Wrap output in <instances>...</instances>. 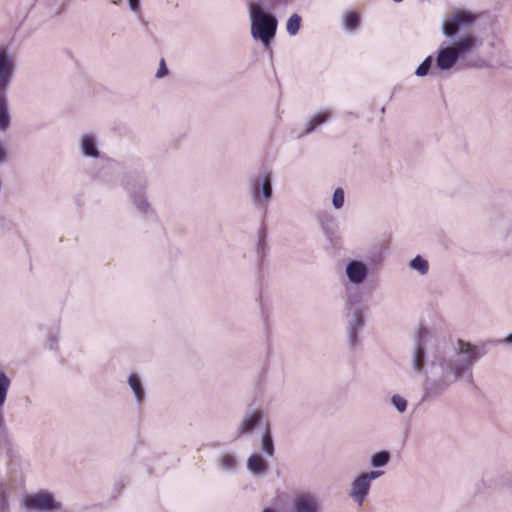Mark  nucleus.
Returning <instances> with one entry per match:
<instances>
[{"label":"nucleus","mask_w":512,"mask_h":512,"mask_svg":"<svg viewBox=\"0 0 512 512\" xmlns=\"http://www.w3.org/2000/svg\"><path fill=\"white\" fill-rule=\"evenodd\" d=\"M435 341L427 328H420L412 352L415 372L425 375L423 400L433 401L457 381L473 382V366L486 351L459 339L456 345L434 349Z\"/></svg>","instance_id":"1"},{"label":"nucleus","mask_w":512,"mask_h":512,"mask_svg":"<svg viewBox=\"0 0 512 512\" xmlns=\"http://www.w3.org/2000/svg\"><path fill=\"white\" fill-rule=\"evenodd\" d=\"M477 15L469 10L451 12L442 22L441 30L450 44L442 45L435 52V67L439 72H448L461 61L467 68L490 67L488 58L479 55L483 45L482 37L473 30Z\"/></svg>","instance_id":"2"},{"label":"nucleus","mask_w":512,"mask_h":512,"mask_svg":"<svg viewBox=\"0 0 512 512\" xmlns=\"http://www.w3.org/2000/svg\"><path fill=\"white\" fill-rule=\"evenodd\" d=\"M16 58L8 45H0V131L10 127L8 94L16 74Z\"/></svg>","instance_id":"3"},{"label":"nucleus","mask_w":512,"mask_h":512,"mask_svg":"<svg viewBox=\"0 0 512 512\" xmlns=\"http://www.w3.org/2000/svg\"><path fill=\"white\" fill-rule=\"evenodd\" d=\"M362 294L354 288H348L345 294L344 313L347 322L348 341L351 347L358 344V331L364 327V314L361 307Z\"/></svg>","instance_id":"4"},{"label":"nucleus","mask_w":512,"mask_h":512,"mask_svg":"<svg viewBox=\"0 0 512 512\" xmlns=\"http://www.w3.org/2000/svg\"><path fill=\"white\" fill-rule=\"evenodd\" d=\"M249 14L253 38L260 40L264 46H268L276 34V17L255 4H250Z\"/></svg>","instance_id":"5"},{"label":"nucleus","mask_w":512,"mask_h":512,"mask_svg":"<svg viewBox=\"0 0 512 512\" xmlns=\"http://www.w3.org/2000/svg\"><path fill=\"white\" fill-rule=\"evenodd\" d=\"M249 193L257 208L266 210L267 204L273 197V182L271 173H264L250 179Z\"/></svg>","instance_id":"6"},{"label":"nucleus","mask_w":512,"mask_h":512,"mask_svg":"<svg viewBox=\"0 0 512 512\" xmlns=\"http://www.w3.org/2000/svg\"><path fill=\"white\" fill-rule=\"evenodd\" d=\"M24 505L28 510L34 512H60L63 510V504L56 500L53 493L48 490H40L26 495Z\"/></svg>","instance_id":"7"},{"label":"nucleus","mask_w":512,"mask_h":512,"mask_svg":"<svg viewBox=\"0 0 512 512\" xmlns=\"http://www.w3.org/2000/svg\"><path fill=\"white\" fill-rule=\"evenodd\" d=\"M384 474L381 470H371L359 474L351 483L349 497L362 506L367 499L371 488V482Z\"/></svg>","instance_id":"8"},{"label":"nucleus","mask_w":512,"mask_h":512,"mask_svg":"<svg viewBox=\"0 0 512 512\" xmlns=\"http://www.w3.org/2000/svg\"><path fill=\"white\" fill-rule=\"evenodd\" d=\"M136 208L145 215L153 214L146 197L145 191L147 188V181L145 179L129 180L125 186Z\"/></svg>","instance_id":"9"},{"label":"nucleus","mask_w":512,"mask_h":512,"mask_svg":"<svg viewBox=\"0 0 512 512\" xmlns=\"http://www.w3.org/2000/svg\"><path fill=\"white\" fill-rule=\"evenodd\" d=\"M321 501L313 492H299L291 499L287 512H321Z\"/></svg>","instance_id":"10"},{"label":"nucleus","mask_w":512,"mask_h":512,"mask_svg":"<svg viewBox=\"0 0 512 512\" xmlns=\"http://www.w3.org/2000/svg\"><path fill=\"white\" fill-rule=\"evenodd\" d=\"M345 276L347 277L348 283L351 285L350 288H354L358 291L357 287L362 285L369 276V268L366 263L361 260H349L345 265ZM349 286H346V290Z\"/></svg>","instance_id":"11"},{"label":"nucleus","mask_w":512,"mask_h":512,"mask_svg":"<svg viewBox=\"0 0 512 512\" xmlns=\"http://www.w3.org/2000/svg\"><path fill=\"white\" fill-rule=\"evenodd\" d=\"M264 413L261 409H252L245 413L237 427L236 438L251 434L255 428L261 425Z\"/></svg>","instance_id":"12"},{"label":"nucleus","mask_w":512,"mask_h":512,"mask_svg":"<svg viewBox=\"0 0 512 512\" xmlns=\"http://www.w3.org/2000/svg\"><path fill=\"white\" fill-rule=\"evenodd\" d=\"M247 469L252 475L256 477H262L267 473L268 462L263 458L262 455L255 453L248 457Z\"/></svg>","instance_id":"13"},{"label":"nucleus","mask_w":512,"mask_h":512,"mask_svg":"<svg viewBox=\"0 0 512 512\" xmlns=\"http://www.w3.org/2000/svg\"><path fill=\"white\" fill-rule=\"evenodd\" d=\"M128 385L134 394L136 403L139 406L142 405L146 397V390L139 375L131 373L128 376Z\"/></svg>","instance_id":"14"},{"label":"nucleus","mask_w":512,"mask_h":512,"mask_svg":"<svg viewBox=\"0 0 512 512\" xmlns=\"http://www.w3.org/2000/svg\"><path fill=\"white\" fill-rule=\"evenodd\" d=\"M316 218L325 235H332L336 231L337 220L331 213L321 211L317 214Z\"/></svg>","instance_id":"15"},{"label":"nucleus","mask_w":512,"mask_h":512,"mask_svg":"<svg viewBox=\"0 0 512 512\" xmlns=\"http://www.w3.org/2000/svg\"><path fill=\"white\" fill-rule=\"evenodd\" d=\"M80 147L84 156L91 158L99 157L96 139L92 134H85L82 136Z\"/></svg>","instance_id":"16"},{"label":"nucleus","mask_w":512,"mask_h":512,"mask_svg":"<svg viewBox=\"0 0 512 512\" xmlns=\"http://www.w3.org/2000/svg\"><path fill=\"white\" fill-rule=\"evenodd\" d=\"M331 116L329 110L320 112L313 116L306 124L305 134H310L315 131L320 125L326 123Z\"/></svg>","instance_id":"17"},{"label":"nucleus","mask_w":512,"mask_h":512,"mask_svg":"<svg viewBox=\"0 0 512 512\" xmlns=\"http://www.w3.org/2000/svg\"><path fill=\"white\" fill-rule=\"evenodd\" d=\"M237 457L231 453H224L218 458V466L226 472H233L237 468Z\"/></svg>","instance_id":"18"},{"label":"nucleus","mask_w":512,"mask_h":512,"mask_svg":"<svg viewBox=\"0 0 512 512\" xmlns=\"http://www.w3.org/2000/svg\"><path fill=\"white\" fill-rule=\"evenodd\" d=\"M261 448H262V451L268 457H272L274 455L275 448H274L273 437H272V433H271L267 423H266L265 430L262 434Z\"/></svg>","instance_id":"19"},{"label":"nucleus","mask_w":512,"mask_h":512,"mask_svg":"<svg viewBox=\"0 0 512 512\" xmlns=\"http://www.w3.org/2000/svg\"><path fill=\"white\" fill-rule=\"evenodd\" d=\"M266 236H267V229L263 225L259 231H258V241L256 246L257 255L260 260H263V258L266 255L268 245L266 243Z\"/></svg>","instance_id":"20"},{"label":"nucleus","mask_w":512,"mask_h":512,"mask_svg":"<svg viewBox=\"0 0 512 512\" xmlns=\"http://www.w3.org/2000/svg\"><path fill=\"white\" fill-rule=\"evenodd\" d=\"M409 268L424 276L429 271V263L422 256L417 255L408 264Z\"/></svg>","instance_id":"21"},{"label":"nucleus","mask_w":512,"mask_h":512,"mask_svg":"<svg viewBox=\"0 0 512 512\" xmlns=\"http://www.w3.org/2000/svg\"><path fill=\"white\" fill-rule=\"evenodd\" d=\"M12 489L13 487L7 482L0 485V512H9L10 504L8 495Z\"/></svg>","instance_id":"22"},{"label":"nucleus","mask_w":512,"mask_h":512,"mask_svg":"<svg viewBox=\"0 0 512 512\" xmlns=\"http://www.w3.org/2000/svg\"><path fill=\"white\" fill-rule=\"evenodd\" d=\"M390 453L386 450L374 453L371 456L370 463L374 468H380L386 466L390 461Z\"/></svg>","instance_id":"23"},{"label":"nucleus","mask_w":512,"mask_h":512,"mask_svg":"<svg viewBox=\"0 0 512 512\" xmlns=\"http://www.w3.org/2000/svg\"><path fill=\"white\" fill-rule=\"evenodd\" d=\"M10 378L6 375L3 369L0 367V408H2L6 402L8 389L10 387Z\"/></svg>","instance_id":"24"},{"label":"nucleus","mask_w":512,"mask_h":512,"mask_svg":"<svg viewBox=\"0 0 512 512\" xmlns=\"http://www.w3.org/2000/svg\"><path fill=\"white\" fill-rule=\"evenodd\" d=\"M433 61H434L433 56H431V55L427 56L420 63V65L416 68L415 75L417 77L427 76L432 69Z\"/></svg>","instance_id":"25"},{"label":"nucleus","mask_w":512,"mask_h":512,"mask_svg":"<svg viewBox=\"0 0 512 512\" xmlns=\"http://www.w3.org/2000/svg\"><path fill=\"white\" fill-rule=\"evenodd\" d=\"M301 20V17L296 13L292 14L288 18L286 23V29L290 35L294 36L299 32Z\"/></svg>","instance_id":"26"},{"label":"nucleus","mask_w":512,"mask_h":512,"mask_svg":"<svg viewBox=\"0 0 512 512\" xmlns=\"http://www.w3.org/2000/svg\"><path fill=\"white\" fill-rule=\"evenodd\" d=\"M345 202V193L343 188L338 187L334 190L332 197V205L334 209L339 210L344 206Z\"/></svg>","instance_id":"27"},{"label":"nucleus","mask_w":512,"mask_h":512,"mask_svg":"<svg viewBox=\"0 0 512 512\" xmlns=\"http://www.w3.org/2000/svg\"><path fill=\"white\" fill-rule=\"evenodd\" d=\"M391 404L401 414H403L407 410V407H408L407 400L398 394H394L391 397Z\"/></svg>","instance_id":"28"},{"label":"nucleus","mask_w":512,"mask_h":512,"mask_svg":"<svg viewBox=\"0 0 512 512\" xmlns=\"http://www.w3.org/2000/svg\"><path fill=\"white\" fill-rule=\"evenodd\" d=\"M491 486L495 488H505L509 493L512 494V479L508 476L497 477Z\"/></svg>","instance_id":"29"},{"label":"nucleus","mask_w":512,"mask_h":512,"mask_svg":"<svg viewBox=\"0 0 512 512\" xmlns=\"http://www.w3.org/2000/svg\"><path fill=\"white\" fill-rule=\"evenodd\" d=\"M359 22H360V17L356 12H348L345 14L344 24L347 29H349V30L356 29Z\"/></svg>","instance_id":"30"},{"label":"nucleus","mask_w":512,"mask_h":512,"mask_svg":"<svg viewBox=\"0 0 512 512\" xmlns=\"http://www.w3.org/2000/svg\"><path fill=\"white\" fill-rule=\"evenodd\" d=\"M168 73H169V70L167 68L166 62L162 58L159 62V68L155 74V77L158 79H161V78L165 77L166 75H168Z\"/></svg>","instance_id":"31"},{"label":"nucleus","mask_w":512,"mask_h":512,"mask_svg":"<svg viewBox=\"0 0 512 512\" xmlns=\"http://www.w3.org/2000/svg\"><path fill=\"white\" fill-rule=\"evenodd\" d=\"M49 348L56 350L58 346V332H50L48 335Z\"/></svg>","instance_id":"32"},{"label":"nucleus","mask_w":512,"mask_h":512,"mask_svg":"<svg viewBox=\"0 0 512 512\" xmlns=\"http://www.w3.org/2000/svg\"><path fill=\"white\" fill-rule=\"evenodd\" d=\"M129 7L133 12L140 10V0H128Z\"/></svg>","instance_id":"33"},{"label":"nucleus","mask_w":512,"mask_h":512,"mask_svg":"<svg viewBox=\"0 0 512 512\" xmlns=\"http://www.w3.org/2000/svg\"><path fill=\"white\" fill-rule=\"evenodd\" d=\"M502 342L504 343H507V344H512V333L511 334H508L503 340Z\"/></svg>","instance_id":"34"},{"label":"nucleus","mask_w":512,"mask_h":512,"mask_svg":"<svg viewBox=\"0 0 512 512\" xmlns=\"http://www.w3.org/2000/svg\"><path fill=\"white\" fill-rule=\"evenodd\" d=\"M262 512H277V510L273 507H267L262 510Z\"/></svg>","instance_id":"35"},{"label":"nucleus","mask_w":512,"mask_h":512,"mask_svg":"<svg viewBox=\"0 0 512 512\" xmlns=\"http://www.w3.org/2000/svg\"><path fill=\"white\" fill-rule=\"evenodd\" d=\"M3 425L2 408H0V427Z\"/></svg>","instance_id":"36"},{"label":"nucleus","mask_w":512,"mask_h":512,"mask_svg":"<svg viewBox=\"0 0 512 512\" xmlns=\"http://www.w3.org/2000/svg\"><path fill=\"white\" fill-rule=\"evenodd\" d=\"M5 482H6V481L4 480L3 476H2V475H0V485H1V484H3V483H5Z\"/></svg>","instance_id":"37"},{"label":"nucleus","mask_w":512,"mask_h":512,"mask_svg":"<svg viewBox=\"0 0 512 512\" xmlns=\"http://www.w3.org/2000/svg\"><path fill=\"white\" fill-rule=\"evenodd\" d=\"M394 2H402L403 0H393Z\"/></svg>","instance_id":"38"}]
</instances>
